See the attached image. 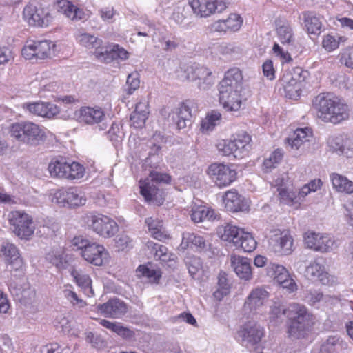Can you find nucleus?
<instances>
[{
    "label": "nucleus",
    "mask_w": 353,
    "mask_h": 353,
    "mask_svg": "<svg viewBox=\"0 0 353 353\" xmlns=\"http://www.w3.org/2000/svg\"><path fill=\"white\" fill-rule=\"evenodd\" d=\"M283 315L288 318L287 332L290 336L297 339L303 337L312 325L313 316L303 305L292 303L287 309H283L280 305H274L270 311V321L276 324Z\"/></svg>",
    "instance_id": "1"
},
{
    "label": "nucleus",
    "mask_w": 353,
    "mask_h": 353,
    "mask_svg": "<svg viewBox=\"0 0 353 353\" xmlns=\"http://www.w3.org/2000/svg\"><path fill=\"white\" fill-rule=\"evenodd\" d=\"M316 116L325 123L338 124L349 118V107L331 93L319 94L314 101Z\"/></svg>",
    "instance_id": "2"
},
{
    "label": "nucleus",
    "mask_w": 353,
    "mask_h": 353,
    "mask_svg": "<svg viewBox=\"0 0 353 353\" xmlns=\"http://www.w3.org/2000/svg\"><path fill=\"white\" fill-rule=\"evenodd\" d=\"M10 137L17 141L28 145H39L44 142L50 132L31 121L12 123L9 127Z\"/></svg>",
    "instance_id": "3"
},
{
    "label": "nucleus",
    "mask_w": 353,
    "mask_h": 353,
    "mask_svg": "<svg viewBox=\"0 0 353 353\" xmlns=\"http://www.w3.org/2000/svg\"><path fill=\"white\" fill-rule=\"evenodd\" d=\"M149 178L140 179V194L146 202H152L160 206L163 204L165 199V194L152 183L170 184L172 182V176L168 173L159 172L152 170L149 174Z\"/></svg>",
    "instance_id": "4"
},
{
    "label": "nucleus",
    "mask_w": 353,
    "mask_h": 353,
    "mask_svg": "<svg viewBox=\"0 0 353 353\" xmlns=\"http://www.w3.org/2000/svg\"><path fill=\"white\" fill-rule=\"evenodd\" d=\"M72 245L80 250L81 257L94 266H103L109 263L110 255L103 245L91 241L82 236H75Z\"/></svg>",
    "instance_id": "5"
},
{
    "label": "nucleus",
    "mask_w": 353,
    "mask_h": 353,
    "mask_svg": "<svg viewBox=\"0 0 353 353\" xmlns=\"http://www.w3.org/2000/svg\"><path fill=\"white\" fill-rule=\"evenodd\" d=\"M252 137L245 131L232 134L228 139H222L216 145L217 150L223 156L233 155L236 159L248 156L251 149Z\"/></svg>",
    "instance_id": "6"
},
{
    "label": "nucleus",
    "mask_w": 353,
    "mask_h": 353,
    "mask_svg": "<svg viewBox=\"0 0 353 353\" xmlns=\"http://www.w3.org/2000/svg\"><path fill=\"white\" fill-rule=\"evenodd\" d=\"M48 170L52 177L66 180L81 179L85 171L83 165L68 160L64 157L52 158L48 164Z\"/></svg>",
    "instance_id": "7"
},
{
    "label": "nucleus",
    "mask_w": 353,
    "mask_h": 353,
    "mask_svg": "<svg viewBox=\"0 0 353 353\" xmlns=\"http://www.w3.org/2000/svg\"><path fill=\"white\" fill-rule=\"evenodd\" d=\"M23 19L30 26L46 28L52 24L54 16L50 4L30 2L23 8Z\"/></svg>",
    "instance_id": "8"
},
{
    "label": "nucleus",
    "mask_w": 353,
    "mask_h": 353,
    "mask_svg": "<svg viewBox=\"0 0 353 353\" xmlns=\"http://www.w3.org/2000/svg\"><path fill=\"white\" fill-rule=\"evenodd\" d=\"M7 220L12 232L21 239H29L34 234L35 227L33 217L22 210H12Z\"/></svg>",
    "instance_id": "9"
},
{
    "label": "nucleus",
    "mask_w": 353,
    "mask_h": 353,
    "mask_svg": "<svg viewBox=\"0 0 353 353\" xmlns=\"http://www.w3.org/2000/svg\"><path fill=\"white\" fill-rule=\"evenodd\" d=\"M207 174L219 188L231 185L238 179V172L233 164L214 163L209 165Z\"/></svg>",
    "instance_id": "10"
},
{
    "label": "nucleus",
    "mask_w": 353,
    "mask_h": 353,
    "mask_svg": "<svg viewBox=\"0 0 353 353\" xmlns=\"http://www.w3.org/2000/svg\"><path fill=\"white\" fill-rule=\"evenodd\" d=\"M87 225L90 230L105 239L112 237L119 230L117 222L101 213H92L88 216Z\"/></svg>",
    "instance_id": "11"
},
{
    "label": "nucleus",
    "mask_w": 353,
    "mask_h": 353,
    "mask_svg": "<svg viewBox=\"0 0 353 353\" xmlns=\"http://www.w3.org/2000/svg\"><path fill=\"white\" fill-rule=\"evenodd\" d=\"M264 327L256 322H248L243 325L238 331L242 345L247 347H255L265 337Z\"/></svg>",
    "instance_id": "12"
},
{
    "label": "nucleus",
    "mask_w": 353,
    "mask_h": 353,
    "mask_svg": "<svg viewBox=\"0 0 353 353\" xmlns=\"http://www.w3.org/2000/svg\"><path fill=\"white\" fill-rule=\"evenodd\" d=\"M274 251L279 255L288 256L294 250V238L288 230H277L270 239Z\"/></svg>",
    "instance_id": "13"
},
{
    "label": "nucleus",
    "mask_w": 353,
    "mask_h": 353,
    "mask_svg": "<svg viewBox=\"0 0 353 353\" xmlns=\"http://www.w3.org/2000/svg\"><path fill=\"white\" fill-rule=\"evenodd\" d=\"M0 252L5 258L6 266L10 267V272H23L24 262L14 244L8 241L3 242L0 247Z\"/></svg>",
    "instance_id": "14"
},
{
    "label": "nucleus",
    "mask_w": 353,
    "mask_h": 353,
    "mask_svg": "<svg viewBox=\"0 0 353 353\" xmlns=\"http://www.w3.org/2000/svg\"><path fill=\"white\" fill-rule=\"evenodd\" d=\"M303 241L307 248L321 252H329L334 243L328 234L312 231L304 233Z\"/></svg>",
    "instance_id": "15"
},
{
    "label": "nucleus",
    "mask_w": 353,
    "mask_h": 353,
    "mask_svg": "<svg viewBox=\"0 0 353 353\" xmlns=\"http://www.w3.org/2000/svg\"><path fill=\"white\" fill-rule=\"evenodd\" d=\"M74 117L79 123L94 125L101 123L105 118V114L99 105L82 106L75 111Z\"/></svg>",
    "instance_id": "16"
},
{
    "label": "nucleus",
    "mask_w": 353,
    "mask_h": 353,
    "mask_svg": "<svg viewBox=\"0 0 353 353\" xmlns=\"http://www.w3.org/2000/svg\"><path fill=\"white\" fill-rule=\"evenodd\" d=\"M98 46L94 52V56L97 60L103 63H110L112 61L120 59H127L129 52L119 46Z\"/></svg>",
    "instance_id": "17"
},
{
    "label": "nucleus",
    "mask_w": 353,
    "mask_h": 353,
    "mask_svg": "<svg viewBox=\"0 0 353 353\" xmlns=\"http://www.w3.org/2000/svg\"><path fill=\"white\" fill-rule=\"evenodd\" d=\"M270 293L262 287L254 288L244 303V309L250 312H258L260 309L264 306L268 301Z\"/></svg>",
    "instance_id": "18"
},
{
    "label": "nucleus",
    "mask_w": 353,
    "mask_h": 353,
    "mask_svg": "<svg viewBox=\"0 0 353 353\" xmlns=\"http://www.w3.org/2000/svg\"><path fill=\"white\" fill-rule=\"evenodd\" d=\"M243 75L241 70L233 68L228 70L219 84V91H243Z\"/></svg>",
    "instance_id": "19"
},
{
    "label": "nucleus",
    "mask_w": 353,
    "mask_h": 353,
    "mask_svg": "<svg viewBox=\"0 0 353 353\" xmlns=\"http://www.w3.org/2000/svg\"><path fill=\"white\" fill-rule=\"evenodd\" d=\"M222 201L226 210L231 212H243L248 209L245 199L235 188L226 191L222 196Z\"/></svg>",
    "instance_id": "20"
},
{
    "label": "nucleus",
    "mask_w": 353,
    "mask_h": 353,
    "mask_svg": "<svg viewBox=\"0 0 353 353\" xmlns=\"http://www.w3.org/2000/svg\"><path fill=\"white\" fill-rule=\"evenodd\" d=\"M97 310L106 317L117 319L126 314L127 305L119 299H110L105 303L97 306Z\"/></svg>",
    "instance_id": "21"
},
{
    "label": "nucleus",
    "mask_w": 353,
    "mask_h": 353,
    "mask_svg": "<svg viewBox=\"0 0 353 353\" xmlns=\"http://www.w3.org/2000/svg\"><path fill=\"white\" fill-rule=\"evenodd\" d=\"M187 79L190 81H199V85L201 87L203 85H207L212 83V72L205 66L193 64L188 65L184 69Z\"/></svg>",
    "instance_id": "22"
},
{
    "label": "nucleus",
    "mask_w": 353,
    "mask_h": 353,
    "mask_svg": "<svg viewBox=\"0 0 353 353\" xmlns=\"http://www.w3.org/2000/svg\"><path fill=\"white\" fill-rule=\"evenodd\" d=\"M56 197L58 202L74 208L83 205L86 202L84 195L77 188L73 187L57 192Z\"/></svg>",
    "instance_id": "23"
},
{
    "label": "nucleus",
    "mask_w": 353,
    "mask_h": 353,
    "mask_svg": "<svg viewBox=\"0 0 353 353\" xmlns=\"http://www.w3.org/2000/svg\"><path fill=\"white\" fill-rule=\"evenodd\" d=\"M230 262L232 268L241 279L250 281L252 279V267L249 259L232 254L230 256Z\"/></svg>",
    "instance_id": "24"
},
{
    "label": "nucleus",
    "mask_w": 353,
    "mask_h": 353,
    "mask_svg": "<svg viewBox=\"0 0 353 353\" xmlns=\"http://www.w3.org/2000/svg\"><path fill=\"white\" fill-rule=\"evenodd\" d=\"M219 102L227 111H237L240 109L243 97L242 91H219Z\"/></svg>",
    "instance_id": "25"
},
{
    "label": "nucleus",
    "mask_w": 353,
    "mask_h": 353,
    "mask_svg": "<svg viewBox=\"0 0 353 353\" xmlns=\"http://www.w3.org/2000/svg\"><path fill=\"white\" fill-rule=\"evenodd\" d=\"M242 17L236 13H231L225 19H220L212 25V30L221 32H236L241 27Z\"/></svg>",
    "instance_id": "26"
},
{
    "label": "nucleus",
    "mask_w": 353,
    "mask_h": 353,
    "mask_svg": "<svg viewBox=\"0 0 353 353\" xmlns=\"http://www.w3.org/2000/svg\"><path fill=\"white\" fill-rule=\"evenodd\" d=\"M278 198L280 203L299 209L304 199L300 194V190L296 193L285 186L280 185L277 188Z\"/></svg>",
    "instance_id": "27"
},
{
    "label": "nucleus",
    "mask_w": 353,
    "mask_h": 353,
    "mask_svg": "<svg viewBox=\"0 0 353 353\" xmlns=\"http://www.w3.org/2000/svg\"><path fill=\"white\" fill-rule=\"evenodd\" d=\"M313 137V131L308 127L296 129L292 135L286 139V143L292 149L298 150L305 143L310 141Z\"/></svg>",
    "instance_id": "28"
},
{
    "label": "nucleus",
    "mask_w": 353,
    "mask_h": 353,
    "mask_svg": "<svg viewBox=\"0 0 353 353\" xmlns=\"http://www.w3.org/2000/svg\"><path fill=\"white\" fill-rule=\"evenodd\" d=\"M55 4L59 12L63 14L73 21L81 20L85 17L84 11L68 0H58Z\"/></svg>",
    "instance_id": "29"
},
{
    "label": "nucleus",
    "mask_w": 353,
    "mask_h": 353,
    "mask_svg": "<svg viewBox=\"0 0 353 353\" xmlns=\"http://www.w3.org/2000/svg\"><path fill=\"white\" fill-rule=\"evenodd\" d=\"M145 223L151 236L154 239L164 242L171 239V236L165 230L162 220L149 217L145 219Z\"/></svg>",
    "instance_id": "30"
},
{
    "label": "nucleus",
    "mask_w": 353,
    "mask_h": 353,
    "mask_svg": "<svg viewBox=\"0 0 353 353\" xmlns=\"http://www.w3.org/2000/svg\"><path fill=\"white\" fill-rule=\"evenodd\" d=\"M26 108L32 114L43 117L51 118L59 113L58 107L51 103L36 102L26 105Z\"/></svg>",
    "instance_id": "31"
},
{
    "label": "nucleus",
    "mask_w": 353,
    "mask_h": 353,
    "mask_svg": "<svg viewBox=\"0 0 353 353\" xmlns=\"http://www.w3.org/2000/svg\"><path fill=\"white\" fill-rule=\"evenodd\" d=\"M49 46H23L21 55L26 60L44 59L49 55Z\"/></svg>",
    "instance_id": "32"
},
{
    "label": "nucleus",
    "mask_w": 353,
    "mask_h": 353,
    "mask_svg": "<svg viewBox=\"0 0 353 353\" xmlns=\"http://www.w3.org/2000/svg\"><path fill=\"white\" fill-rule=\"evenodd\" d=\"M305 276L314 281H320L325 284L328 280V273L325 270V267L316 261H312L306 268Z\"/></svg>",
    "instance_id": "33"
},
{
    "label": "nucleus",
    "mask_w": 353,
    "mask_h": 353,
    "mask_svg": "<svg viewBox=\"0 0 353 353\" xmlns=\"http://www.w3.org/2000/svg\"><path fill=\"white\" fill-rule=\"evenodd\" d=\"M330 178L336 192L346 194H353V181L345 176L338 173H332Z\"/></svg>",
    "instance_id": "34"
},
{
    "label": "nucleus",
    "mask_w": 353,
    "mask_h": 353,
    "mask_svg": "<svg viewBox=\"0 0 353 353\" xmlns=\"http://www.w3.org/2000/svg\"><path fill=\"white\" fill-rule=\"evenodd\" d=\"M71 276L75 283L80 287L88 296L94 295L92 288V280L90 276L82 270L73 268L70 272Z\"/></svg>",
    "instance_id": "35"
},
{
    "label": "nucleus",
    "mask_w": 353,
    "mask_h": 353,
    "mask_svg": "<svg viewBox=\"0 0 353 353\" xmlns=\"http://www.w3.org/2000/svg\"><path fill=\"white\" fill-rule=\"evenodd\" d=\"M149 114L148 103L139 102L135 106V110L130 115L132 125L136 128H141L145 125Z\"/></svg>",
    "instance_id": "36"
},
{
    "label": "nucleus",
    "mask_w": 353,
    "mask_h": 353,
    "mask_svg": "<svg viewBox=\"0 0 353 353\" xmlns=\"http://www.w3.org/2000/svg\"><path fill=\"white\" fill-rule=\"evenodd\" d=\"M193 12L201 17H207L214 13L212 0H189Z\"/></svg>",
    "instance_id": "37"
},
{
    "label": "nucleus",
    "mask_w": 353,
    "mask_h": 353,
    "mask_svg": "<svg viewBox=\"0 0 353 353\" xmlns=\"http://www.w3.org/2000/svg\"><path fill=\"white\" fill-rule=\"evenodd\" d=\"M148 264L139 265L136 269V274L138 278L145 277L151 283L158 284L162 276L161 269L150 268Z\"/></svg>",
    "instance_id": "38"
},
{
    "label": "nucleus",
    "mask_w": 353,
    "mask_h": 353,
    "mask_svg": "<svg viewBox=\"0 0 353 353\" xmlns=\"http://www.w3.org/2000/svg\"><path fill=\"white\" fill-rule=\"evenodd\" d=\"M241 231H243V230L237 226L227 223L220 227L217 232L221 240L232 243L234 245Z\"/></svg>",
    "instance_id": "39"
},
{
    "label": "nucleus",
    "mask_w": 353,
    "mask_h": 353,
    "mask_svg": "<svg viewBox=\"0 0 353 353\" xmlns=\"http://www.w3.org/2000/svg\"><path fill=\"white\" fill-rule=\"evenodd\" d=\"M303 21L305 26L310 34H318L322 27V22L317 14L312 11H305L303 12Z\"/></svg>",
    "instance_id": "40"
},
{
    "label": "nucleus",
    "mask_w": 353,
    "mask_h": 353,
    "mask_svg": "<svg viewBox=\"0 0 353 353\" xmlns=\"http://www.w3.org/2000/svg\"><path fill=\"white\" fill-rule=\"evenodd\" d=\"M99 324L111 332L117 334L123 339H130L134 335L133 331L123 326L121 323L111 322L108 320L101 319L99 320Z\"/></svg>",
    "instance_id": "41"
},
{
    "label": "nucleus",
    "mask_w": 353,
    "mask_h": 353,
    "mask_svg": "<svg viewBox=\"0 0 353 353\" xmlns=\"http://www.w3.org/2000/svg\"><path fill=\"white\" fill-rule=\"evenodd\" d=\"M303 86V81L290 77L284 85L285 97L290 99H298L301 94Z\"/></svg>",
    "instance_id": "42"
},
{
    "label": "nucleus",
    "mask_w": 353,
    "mask_h": 353,
    "mask_svg": "<svg viewBox=\"0 0 353 353\" xmlns=\"http://www.w3.org/2000/svg\"><path fill=\"white\" fill-rule=\"evenodd\" d=\"M191 218L194 223H200L206 220L214 221L216 219V214L214 210L201 205L192 210Z\"/></svg>",
    "instance_id": "43"
},
{
    "label": "nucleus",
    "mask_w": 353,
    "mask_h": 353,
    "mask_svg": "<svg viewBox=\"0 0 353 353\" xmlns=\"http://www.w3.org/2000/svg\"><path fill=\"white\" fill-rule=\"evenodd\" d=\"M192 103L189 101L183 102L176 110V125L179 129L186 127V122L192 118Z\"/></svg>",
    "instance_id": "44"
},
{
    "label": "nucleus",
    "mask_w": 353,
    "mask_h": 353,
    "mask_svg": "<svg viewBox=\"0 0 353 353\" xmlns=\"http://www.w3.org/2000/svg\"><path fill=\"white\" fill-rule=\"evenodd\" d=\"M234 246L241 248L245 252H252L256 248L257 242L251 233L243 230Z\"/></svg>",
    "instance_id": "45"
},
{
    "label": "nucleus",
    "mask_w": 353,
    "mask_h": 353,
    "mask_svg": "<svg viewBox=\"0 0 353 353\" xmlns=\"http://www.w3.org/2000/svg\"><path fill=\"white\" fill-rule=\"evenodd\" d=\"M222 119L221 114L217 110H212L202 119L201 130L202 132H207L214 130L215 126L219 125Z\"/></svg>",
    "instance_id": "46"
},
{
    "label": "nucleus",
    "mask_w": 353,
    "mask_h": 353,
    "mask_svg": "<svg viewBox=\"0 0 353 353\" xmlns=\"http://www.w3.org/2000/svg\"><path fill=\"white\" fill-rule=\"evenodd\" d=\"M146 246L149 250L154 252V255L159 260L167 262L171 260V253L168 252L167 247L163 245H160L152 241H148L146 243Z\"/></svg>",
    "instance_id": "47"
},
{
    "label": "nucleus",
    "mask_w": 353,
    "mask_h": 353,
    "mask_svg": "<svg viewBox=\"0 0 353 353\" xmlns=\"http://www.w3.org/2000/svg\"><path fill=\"white\" fill-rule=\"evenodd\" d=\"M180 246L184 250L193 246L204 248L205 247V241L201 236L194 233H187L183 234Z\"/></svg>",
    "instance_id": "48"
},
{
    "label": "nucleus",
    "mask_w": 353,
    "mask_h": 353,
    "mask_svg": "<svg viewBox=\"0 0 353 353\" xmlns=\"http://www.w3.org/2000/svg\"><path fill=\"white\" fill-rule=\"evenodd\" d=\"M278 39L283 44H290L294 41V36L291 26L288 23L278 25L276 28Z\"/></svg>",
    "instance_id": "49"
},
{
    "label": "nucleus",
    "mask_w": 353,
    "mask_h": 353,
    "mask_svg": "<svg viewBox=\"0 0 353 353\" xmlns=\"http://www.w3.org/2000/svg\"><path fill=\"white\" fill-rule=\"evenodd\" d=\"M41 353H74L68 346H62L57 343H50L41 348Z\"/></svg>",
    "instance_id": "50"
},
{
    "label": "nucleus",
    "mask_w": 353,
    "mask_h": 353,
    "mask_svg": "<svg viewBox=\"0 0 353 353\" xmlns=\"http://www.w3.org/2000/svg\"><path fill=\"white\" fill-rule=\"evenodd\" d=\"M218 285L219 286V289H218L214 293V296L216 298L221 299L224 295H226L229 293L230 286L228 283V279L226 278V274L223 272H221L218 276Z\"/></svg>",
    "instance_id": "51"
},
{
    "label": "nucleus",
    "mask_w": 353,
    "mask_h": 353,
    "mask_svg": "<svg viewBox=\"0 0 353 353\" xmlns=\"http://www.w3.org/2000/svg\"><path fill=\"white\" fill-rule=\"evenodd\" d=\"M283 154L281 150L276 149L272 152L270 157L263 161V166L266 170H272L283 159Z\"/></svg>",
    "instance_id": "52"
},
{
    "label": "nucleus",
    "mask_w": 353,
    "mask_h": 353,
    "mask_svg": "<svg viewBox=\"0 0 353 353\" xmlns=\"http://www.w3.org/2000/svg\"><path fill=\"white\" fill-rule=\"evenodd\" d=\"M323 185V182L320 179H314L310 181L307 184L304 185L300 189L301 195L305 198L311 192H314L321 189Z\"/></svg>",
    "instance_id": "53"
},
{
    "label": "nucleus",
    "mask_w": 353,
    "mask_h": 353,
    "mask_svg": "<svg viewBox=\"0 0 353 353\" xmlns=\"http://www.w3.org/2000/svg\"><path fill=\"white\" fill-rule=\"evenodd\" d=\"M273 52L277 57L282 64L289 63L292 61V58L288 50L283 49L281 46H274Z\"/></svg>",
    "instance_id": "54"
},
{
    "label": "nucleus",
    "mask_w": 353,
    "mask_h": 353,
    "mask_svg": "<svg viewBox=\"0 0 353 353\" xmlns=\"http://www.w3.org/2000/svg\"><path fill=\"white\" fill-rule=\"evenodd\" d=\"M339 342V338L334 336H329L321 347L319 353H336L335 346Z\"/></svg>",
    "instance_id": "55"
},
{
    "label": "nucleus",
    "mask_w": 353,
    "mask_h": 353,
    "mask_svg": "<svg viewBox=\"0 0 353 353\" xmlns=\"http://www.w3.org/2000/svg\"><path fill=\"white\" fill-rule=\"evenodd\" d=\"M341 63L353 69V46L345 48L340 58Z\"/></svg>",
    "instance_id": "56"
},
{
    "label": "nucleus",
    "mask_w": 353,
    "mask_h": 353,
    "mask_svg": "<svg viewBox=\"0 0 353 353\" xmlns=\"http://www.w3.org/2000/svg\"><path fill=\"white\" fill-rule=\"evenodd\" d=\"M63 294L64 297L67 299L73 305H79L80 307H83L86 305L85 302L79 299L77 293L72 290L65 289L63 290Z\"/></svg>",
    "instance_id": "57"
},
{
    "label": "nucleus",
    "mask_w": 353,
    "mask_h": 353,
    "mask_svg": "<svg viewBox=\"0 0 353 353\" xmlns=\"http://www.w3.org/2000/svg\"><path fill=\"white\" fill-rule=\"evenodd\" d=\"M262 71L264 77L269 80L275 79L276 70L272 60H266L262 65Z\"/></svg>",
    "instance_id": "58"
},
{
    "label": "nucleus",
    "mask_w": 353,
    "mask_h": 353,
    "mask_svg": "<svg viewBox=\"0 0 353 353\" xmlns=\"http://www.w3.org/2000/svg\"><path fill=\"white\" fill-rule=\"evenodd\" d=\"M127 85L128 86V94H131L132 92L139 88L140 80L137 73H131L128 76Z\"/></svg>",
    "instance_id": "59"
},
{
    "label": "nucleus",
    "mask_w": 353,
    "mask_h": 353,
    "mask_svg": "<svg viewBox=\"0 0 353 353\" xmlns=\"http://www.w3.org/2000/svg\"><path fill=\"white\" fill-rule=\"evenodd\" d=\"M279 268H284V266L275 263L270 264L266 268L267 275L274 280L275 278H276L277 276L280 274L281 271L277 272Z\"/></svg>",
    "instance_id": "60"
},
{
    "label": "nucleus",
    "mask_w": 353,
    "mask_h": 353,
    "mask_svg": "<svg viewBox=\"0 0 353 353\" xmlns=\"http://www.w3.org/2000/svg\"><path fill=\"white\" fill-rule=\"evenodd\" d=\"M77 40L83 44H94L97 42V37L85 33L79 34Z\"/></svg>",
    "instance_id": "61"
},
{
    "label": "nucleus",
    "mask_w": 353,
    "mask_h": 353,
    "mask_svg": "<svg viewBox=\"0 0 353 353\" xmlns=\"http://www.w3.org/2000/svg\"><path fill=\"white\" fill-rule=\"evenodd\" d=\"M10 309V303L8 302L6 294L0 290V312L6 313Z\"/></svg>",
    "instance_id": "62"
},
{
    "label": "nucleus",
    "mask_w": 353,
    "mask_h": 353,
    "mask_svg": "<svg viewBox=\"0 0 353 353\" xmlns=\"http://www.w3.org/2000/svg\"><path fill=\"white\" fill-rule=\"evenodd\" d=\"M283 289H285L288 292H293L296 290L297 285L295 281L291 278L286 279L282 284L280 285Z\"/></svg>",
    "instance_id": "63"
},
{
    "label": "nucleus",
    "mask_w": 353,
    "mask_h": 353,
    "mask_svg": "<svg viewBox=\"0 0 353 353\" xmlns=\"http://www.w3.org/2000/svg\"><path fill=\"white\" fill-rule=\"evenodd\" d=\"M350 207L347 205H344L345 209V216L347 223L353 227V203H350Z\"/></svg>",
    "instance_id": "64"
}]
</instances>
